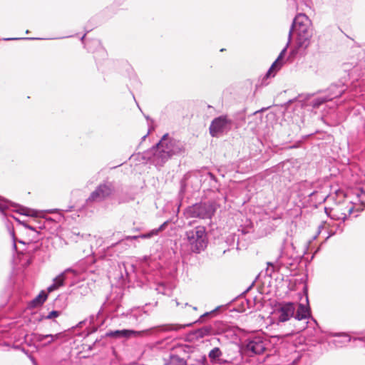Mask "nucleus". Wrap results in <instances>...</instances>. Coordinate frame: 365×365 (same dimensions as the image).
<instances>
[{
    "label": "nucleus",
    "mask_w": 365,
    "mask_h": 365,
    "mask_svg": "<svg viewBox=\"0 0 365 365\" xmlns=\"http://www.w3.org/2000/svg\"><path fill=\"white\" fill-rule=\"evenodd\" d=\"M185 151V144L165 134L150 150L145 153V158L155 166H163L174 155H181Z\"/></svg>",
    "instance_id": "f257e3e1"
},
{
    "label": "nucleus",
    "mask_w": 365,
    "mask_h": 365,
    "mask_svg": "<svg viewBox=\"0 0 365 365\" xmlns=\"http://www.w3.org/2000/svg\"><path fill=\"white\" fill-rule=\"evenodd\" d=\"M297 34V44L299 48H306L310 43L313 35L312 21L304 14H298L293 20L289 32V42L292 41V33Z\"/></svg>",
    "instance_id": "f03ea898"
},
{
    "label": "nucleus",
    "mask_w": 365,
    "mask_h": 365,
    "mask_svg": "<svg viewBox=\"0 0 365 365\" xmlns=\"http://www.w3.org/2000/svg\"><path fill=\"white\" fill-rule=\"evenodd\" d=\"M275 314L277 316L278 323L287 322L292 317L297 321L306 320L311 316L310 309L307 304H296L293 302L281 304L275 311Z\"/></svg>",
    "instance_id": "7ed1b4c3"
},
{
    "label": "nucleus",
    "mask_w": 365,
    "mask_h": 365,
    "mask_svg": "<svg viewBox=\"0 0 365 365\" xmlns=\"http://www.w3.org/2000/svg\"><path fill=\"white\" fill-rule=\"evenodd\" d=\"M351 195L352 199L348 205L344 208L341 206L335 210V212H338V210L341 211L340 213L335 215L337 220L345 221L354 212H359L365 209V185L356 187L352 191Z\"/></svg>",
    "instance_id": "20e7f679"
},
{
    "label": "nucleus",
    "mask_w": 365,
    "mask_h": 365,
    "mask_svg": "<svg viewBox=\"0 0 365 365\" xmlns=\"http://www.w3.org/2000/svg\"><path fill=\"white\" fill-rule=\"evenodd\" d=\"M183 240L191 252H201L207 247L208 242L205 227L199 225L186 230Z\"/></svg>",
    "instance_id": "39448f33"
},
{
    "label": "nucleus",
    "mask_w": 365,
    "mask_h": 365,
    "mask_svg": "<svg viewBox=\"0 0 365 365\" xmlns=\"http://www.w3.org/2000/svg\"><path fill=\"white\" fill-rule=\"evenodd\" d=\"M191 324H187L185 325L182 324H164L158 327H155L149 329L136 331L133 330H129V329H123V330H116L114 331H110L109 334H108V336L116 337V338H120V337H129L130 336H141L144 333H148L152 330H158L159 331H178L180 330L185 327L190 326Z\"/></svg>",
    "instance_id": "423d86ee"
},
{
    "label": "nucleus",
    "mask_w": 365,
    "mask_h": 365,
    "mask_svg": "<svg viewBox=\"0 0 365 365\" xmlns=\"http://www.w3.org/2000/svg\"><path fill=\"white\" fill-rule=\"evenodd\" d=\"M215 206L212 202L197 203L188 207L185 210L187 217L210 219L215 212Z\"/></svg>",
    "instance_id": "0eeeda50"
},
{
    "label": "nucleus",
    "mask_w": 365,
    "mask_h": 365,
    "mask_svg": "<svg viewBox=\"0 0 365 365\" xmlns=\"http://www.w3.org/2000/svg\"><path fill=\"white\" fill-rule=\"evenodd\" d=\"M113 191L114 187L111 182H104L101 183L90 194L86 202L88 205L94 202H101L109 197L113 194Z\"/></svg>",
    "instance_id": "6e6552de"
},
{
    "label": "nucleus",
    "mask_w": 365,
    "mask_h": 365,
    "mask_svg": "<svg viewBox=\"0 0 365 365\" xmlns=\"http://www.w3.org/2000/svg\"><path fill=\"white\" fill-rule=\"evenodd\" d=\"M232 121L227 115H221L215 118L211 122L209 130L212 137L226 133L232 128Z\"/></svg>",
    "instance_id": "1a4fd4ad"
},
{
    "label": "nucleus",
    "mask_w": 365,
    "mask_h": 365,
    "mask_svg": "<svg viewBox=\"0 0 365 365\" xmlns=\"http://www.w3.org/2000/svg\"><path fill=\"white\" fill-rule=\"evenodd\" d=\"M93 262V259L90 258L82 259L72 267L67 268L66 272H69L75 279H84L85 277L83 274L88 271V264Z\"/></svg>",
    "instance_id": "9d476101"
},
{
    "label": "nucleus",
    "mask_w": 365,
    "mask_h": 365,
    "mask_svg": "<svg viewBox=\"0 0 365 365\" xmlns=\"http://www.w3.org/2000/svg\"><path fill=\"white\" fill-rule=\"evenodd\" d=\"M11 207H14L16 209H12L13 211H16L21 215L26 216H33L34 210H31L26 207L20 206L17 204L13 203L4 198L0 197V212L6 215V211Z\"/></svg>",
    "instance_id": "9b49d317"
},
{
    "label": "nucleus",
    "mask_w": 365,
    "mask_h": 365,
    "mask_svg": "<svg viewBox=\"0 0 365 365\" xmlns=\"http://www.w3.org/2000/svg\"><path fill=\"white\" fill-rule=\"evenodd\" d=\"M245 343L247 350L255 354H262L265 350V343L261 336H251L246 340Z\"/></svg>",
    "instance_id": "f8f14e48"
},
{
    "label": "nucleus",
    "mask_w": 365,
    "mask_h": 365,
    "mask_svg": "<svg viewBox=\"0 0 365 365\" xmlns=\"http://www.w3.org/2000/svg\"><path fill=\"white\" fill-rule=\"evenodd\" d=\"M329 336L337 338L329 341V346L331 348H341L346 346L351 340V336L348 334L344 332H331Z\"/></svg>",
    "instance_id": "ddd939ff"
},
{
    "label": "nucleus",
    "mask_w": 365,
    "mask_h": 365,
    "mask_svg": "<svg viewBox=\"0 0 365 365\" xmlns=\"http://www.w3.org/2000/svg\"><path fill=\"white\" fill-rule=\"evenodd\" d=\"M289 43H290V42H289V41H288L285 47L281 51L277 58L275 60V61L272 63V65L271 66L269 69L267 71V72L266 73L267 78H269L270 76H274V73L281 68V66L283 64L282 59L287 52V49Z\"/></svg>",
    "instance_id": "4468645a"
},
{
    "label": "nucleus",
    "mask_w": 365,
    "mask_h": 365,
    "mask_svg": "<svg viewBox=\"0 0 365 365\" xmlns=\"http://www.w3.org/2000/svg\"><path fill=\"white\" fill-rule=\"evenodd\" d=\"M345 91L346 86L344 84H331L327 90L328 94L327 95V97L331 98L330 101H331L335 98L340 97Z\"/></svg>",
    "instance_id": "2eb2a0df"
},
{
    "label": "nucleus",
    "mask_w": 365,
    "mask_h": 365,
    "mask_svg": "<svg viewBox=\"0 0 365 365\" xmlns=\"http://www.w3.org/2000/svg\"><path fill=\"white\" fill-rule=\"evenodd\" d=\"M70 274L69 272H66V269L53 279V282L51 284L47 290L48 292H52L54 290L58 289L60 287L63 285L64 281L68 278V275Z\"/></svg>",
    "instance_id": "dca6fc26"
},
{
    "label": "nucleus",
    "mask_w": 365,
    "mask_h": 365,
    "mask_svg": "<svg viewBox=\"0 0 365 365\" xmlns=\"http://www.w3.org/2000/svg\"><path fill=\"white\" fill-rule=\"evenodd\" d=\"M124 315L130 324L136 325L143 320V314L138 310H132Z\"/></svg>",
    "instance_id": "f3484780"
},
{
    "label": "nucleus",
    "mask_w": 365,
    "mask_h": 365,
    "mask_svg": "<svg viewBox=\"0 0 365 365\" xmlns=\"http://www.w3.org/2000/svg\"><path fill=\"white\" fill-rule=\"evenodd\" d=\"M48 297L47 294L44 291H41L30 303L29 307L31 308L37 307L43 304Z\"/></svg>",
    "instance_id": "a211bd4d"
},
{
    "label": "nucleus",
    "mask_w": 365,
    "mask_h": 365,
    "mask_svg": "<svg viewBox=\"0 0 365 365\" xmlns=\"http://www.w3.org/2000/svg\"><path fill=\"white\" fill-rule=\"evenodd\" d=\"M168 223V221H165L159 227L153 229L147 233L141 234V235H138V237L141 239H149V238L153 237V236L158 235L160 232L165 230Z\"/></svg>",
    "instance_id": "6ab92c4d"
},
{
    "label": "nucleus",
    "mask_w": 365,
    "mask_h": 365,
    "mask_svg": "<svg viewBox=\"0 0 365 365\" xmlns=\"http://www.w3.org/2000/svg\"><path fill=\"white\" fill-rule=\"evenodd\" d=\"M16 220L18 221V222L21 225H22L25 228L31 230L33 232V234L31 235V237H32L33 240L37 241L39 240L38 235H39V231H38V229H41V226H39L38 227H36L34 226L30 225L28 223H26L24 221H21L16 218H15Z\"/></svg>",
    "instance_id": "aec40b11"
},
{
    "label": "nucleus",
    "mask_w": 365,
    "mask_h": 365,
    "mask_svg": "<svg viewBox=\"0 0 365 365\" xmlns=\"http://www.w3.org/2000/svg\"><path fill=\"white\" fill-rule=\"evenodd\" d=\"M212 333V328L210 326H205L195 331V334L197 338H203L206 336L210 335Z\"/></svg>",
    "instance_id": "412c9836"
},
{
    "label": "nucleus",
    "mask_w": 365,
    "mask_h": 365,
    "mask_svg": "<svg viewBox=\"0 0 365 365\" xmlns=\"http://www.w3.org/2000/svg\"><path fill=\"white\" fill-rule=\"evenodd\" d=\"M222 353L218 347L212 349L208 354V356L212 364L216 363V361L222 356Z\"/></svg>",
    "instance_id": "4be33fe9"
},
{
    "label": "nucleus",
    "mask_w": 365,
    "mask_h": 365,
    "mask_svg": "<svg viewBox=\"0 0 365 365\" xmlns=\"http://www.w3.org/2000/svg\"><path fill=\"white\" fill-rule=\"evenodd\" d=\"M331 98H327V96L324 97H318L312 101V106L314 108H319L321 105L325 102L329 101Z\"/></svg>",
    "instance_id": "5701e85b"
},
{
    "label": "nucleus",
    "mask_w": 365,
    "mask_h": 365,
    "mask_svg": "<svg viewBox=\"0 0 365 365\" xmlns=\"http://www.w3.org/2000/svg\"><path fill=\"white\" fill-rule=\"evenodd\" d=\"M185 361L178 356H170V361L167 365H185Z\"/></svg>",
    "instance_id": "b1692460"
},
{
    "label": "nucleus",
    "mask_w": 365,
    "mask_h": 365,
    "mask_svg": "<svg viewBox=\"0 0 365 365\" xmlns=\"http://www.w3.org/2000/svg\"><path fill=\"white\" fill-rule=\"evenodd\" d=\"M220 308H221V306H218L217 307H216L213 310L204 313L203 314H202L200 316V319H198L197 322H202L204 321V318L207 317L213 316Z\"/></svg>",
    "instance_id": "393cba45"
},
{
    "label": "nucleus",
    "mask_w": 365,
    "mask_h": 365,
    "mask_svg": "<svg viewBox=\"0 0 365 365\" xmlns=\"http://www.w3.org/2000/svg\"><path fill=\"white\" fill-rule=\"evenodd\" d=\"M60 314H61V312L56 311V310H53L46 317V319H54V318L59 317Z\"/></svg>",
    "instance_id": "a878e982"
},
{
    "label": "nucleus",
    "mask_w": 365,
    "mask_h": 365,
    "mask_svg": "<svg viewBox=\"0 0 365 365\" xmlns=\"http://www.w3.org/2000/svg\"><path fill=\"white\" fill-rule=\"evenodd\" d=\"M61 336V333H58L56 334H48V337L49 338H51V340H49L46 344V345H48V344H50L51 343H52L53 341L58 339Z\"/></svg>",
    "instance_id": "bb28decb"
},
{
    "label": "nucleus",
    "mask_w": 365,
    "mask_h": 365,
    "mask_svg": "<svg viewBox=\"0 0 365 365\" xmlns=\"http://www.w3.org/2000/svg\"><path fill=\"white\" fill-rule=\"evenodd\" d=\"M47 336H48V334H38L36 339L38 341H43L44 339L49 338Z\"/></svg>",
    "instance_id": "cd10ccee"
},
{
    "label": "nucleus",
    "mask_w": 365,
    "mask_h": 365,
    "mask_svg": "<svg viewBox=\"0 0 365 365\" xmlns=\"http://www.w3.org/2000/svg\"><path fill=\"white\" fill-rule=\"evenodd\" d=\"M11 235L12 239H13V249L16 250V242L14 232L11 231Z\"/></svg>",
    "instance_id": "c85d7f7f"
},
{
    "label": "nucleus",
    "mask_w": 365,
    "mask_h": 365,
    "mask_svg": "<svg viewBox=\"0 0 365 365\" xmlns=\"http://www.w3.org/2000/svg\"><path fill=\"white\" fill-rule=\"evenodd\" d=\"M19 39L33 40V39H36V38H4L5 41L19 40Z\"/></svg>",
    "instance_id": "c756f323"
},
{
    "label": "nucleus",
    "mask_w": 365,
    "mask_h": 365,
    "mask_svg": "<svg viewBox=\"0 0 365 365\" xmlns=\"http://www.w3.org/2000/svg\"><path fill=\"white\" fill-rule=\"evenodd\" d=\"M227 363H228V361H227V360H225V359H222L219 358V359L216 361V363H215V364H227Z\"/></svg>",
    "instance_id": "7c9ffc66"
},
{
    "label": "nucleus",
    "mask_w": 365,
    "mask_h": 365,
    "mask_svg": "<svg viewBox=\"0 0 365 365\" xmlns=\"http://www.w3.org/2000/svg\"><path fill=\"white\" fill-rule=\"evenodd\" d=\"M138 238H140V237H138V235H136V236H126V237H125V240H136V239H138Z\"/></svg>",
    "instance_id": "2f4dec72"
},
{
    "label": "nucleus",
    "mask_w": 365,
    "mask_h": 365,
    "mask_svg": "<svg viewBox=\"0 0 365 365\" xmlns=\"http://www.w3.org/2000/svg\"><path fill=\"white\" fill-rule=\"evenodd\" d=\"M316 195H318V192H317V191H313V192H310V193H308V195H308V197H310V198L312 199V198L314 196H315Z\"/></svg>",
    "instance_id": "473e14b6"
},
{
    "label": "nucleus",
    "mask_w": 365,
    "mask_h": 365,
    "mask_svg": "<svg viewBox=\"0 0 365 365\" xmlns=\"http://www.w3.org/2000/svg\"><path fill=\"white\" fill-rule=\"evenodd\" d=\"M81 236L82 238L86 239V240H88V238H90L91 237V235L90 234H82Z\"/></svg>",
    "instance_id": "72a5a7b5"
},
{
    "label": "nucleus",
    "mask_w": 365,
    "mask_h": 365,
    "mask_svg": "<svg viewBox=\"0 0 365 365\" xmlns=\"http://www.w3.org/2000/svg\"><path fill=\"white\" fill-rule=\"evenodd\" d=\"M86 321H87V320L86 319V320H83V321L80 322L78 323V324L77 325V327H82V325H83V324H85Z\"/></svg>",
    "instance_id": "f704fd0d"
},
{
    "label": "nucleus",
    "mask_w": 365,
    "mask_h": 365,
    "mask_svg": "<svg viewBox=\"0 0 365 365\" xmlns=\"http://www.w3.org/2000/svg\"><path fill=\"white\" fill-rule=\"evenodd\" d=\"M95 318H96V317H95V316H93V315H91V316L90 317V324L93 323Z\"/></svg>",
    "instance_id": "c9c22d12"
},
{
    "label": "nucleus",
    "mask_w": 365,
    "mask_h": 365,
    "mask_svg": "<svg viewBox=\"0 0 365 365\" xmlns=\"http://www.w3.org/2000/svg\"><path fill=\"white\" fill-rule=\"evenodd\" d=\"M299 358H300V357L299 356V357H297V359H294V360L292 361V365H295V364H297V361L299 359Z\"/></svg>",
    "instance_id": "e433bc0d"
},
{
    "label": "nucleus",
    "mask_w": 365,
    "mask_h": 365,
    "mask_svg": "<svg viewBox=\"0 0 365 365\" xmlns=\"http://www.w3.org/2000/svg\"><path fill=\"white\" fill-rule=\"evenodd\" d=\"M254 283H255V282H253L252 283V284L246 289V291L245 292H247L252 288V287L254 285Z\"/></svg>",
    "instance_id": "4c0bfd02"
},
{
    "label": "nucleus",
    "mask_w": 365,
    "mask_h": 365,
    "mask_svg": "<svg viewBox=\"0 0 365 365\" xmlns=\"http://www.w3.org/2000/svg\"><path fill=\"white\" fill-rule=\"evenodd\" d=\"M149 133H148L146 135H145L144 136L142 137V140H144L145 139V138L148 136Z\"/></svg>",
    "instance_id": "58836bf2"
},
{
    "label": "nucleus",
    "mask_w": 365,
    "mask_h": 365,
    "mask_svg": "<svg viewBox=\"0 0 365 365\" xmlns=\"http://www.w3.org/2000/svg\"><path fill=\"white\" fill-rule=\"evenodd\" d=\"M85 37H86V34H84V35L81 37V41H83V40H84Z\"/></svg>",
    "instance_id": "ea45409f"
},
{
    "label": "nucleus",
    "mask_w": 365,
    "mask_h": 365,
    "mask_svg": "<svg viewBox=\"0 0 365 365\" xmlns=\"http://www.w3.org/2000/svg\"><path fill=\"white\" fill-rule=\"evenodd\" d=\"M73 235H77V236H80V233H76L75 232H73Z\"/></svg>",
    "instance_id": "a19ab883"
},
{
    "label": "nucleus",
    "mask_w": 365,
    "mask_h": 365,
    "mask_svg": "<svg viewBox=\"0 0 365 365\" xmlns=\"http://www.w3.org/2000/svg\"><path fill=\"white\" fill-rule=\"evenodd\" d=\"M320 200L324 201V200H325V197H324V196H322V197H321Z\"/></svg>",
    "instance_id": "79ce46f5"
},
{
    "label": "nucleus",
    "mask_w": 365,
    "mask_h": 365,
    "mask_svg": "<svg viewBox=\"0 0 365 365\" xmlns=\"http://www.w3.org/2000/svg\"><path fill=\"white\" fill-rule=\"evenodd\" d=\"M267 264H268V266H272V267L273 266V264L271 262H268Z\"/></svg>",
    "instance_id": "37998d69"
},
{
    "label": "nucleus",
    "mask_w": 365,
    "mask_h": 365,
    "mask_svg": "<svg viewBox=\"0 0 365 365\" xmlns=\"http://www.w3.org/2000/svg\"><path fill=\"white\" fill-rule=\"evenodd\" d=\"M19 242L21 243V244H24V245L25 244L24 242H23L22 240H19Z\"/></svg>",
    "instance_id": "c03bdc74"
},
{
    "label": "nucleus",
    "mask_w": 365,
    "mask_h": 365,
    "mask_svg": "<svg viewBox=\"0 0 365 365\" xmlns=\"http://www.w3.org/2000/svg\"><path fill=\"white\" fill-rule=\"evenodd\" d=\"M306 302H307V303H308V297H307V296L306 297Z\"/></svg>",
    "instance_id": "a18cd8bd"
},
{
    "label": "nucleus",
    "mask_w": 365,
    "mask_h": 365,
    "mask_svg": "<svg viewBox=\"0 0 365 365\" xmlns=\"http://www.w3.org/2000/svg\"><path fill=\"white\" fill-rule=\"evenodd\" d=\"M282 257V255H279V258L277 259V261L279 260V259Z\"/></svg>",
    "instance_id": "49530a36"
},
{
    "label": "nucleus",
    "mask_w": 365,
    "mask_h": 365,
    "mask_svg": "<svg viewBox=\"0 0 365 365\" xmlns=\"http://www.w3.org/2000/svg\"><path fill=\"white\" fill-rule=\"evenodd\" d=\"M235 235L232 237L233 240H235Z\"/></svg>",
    "instance_id": "de8ad7c7"
}]
</instances>
